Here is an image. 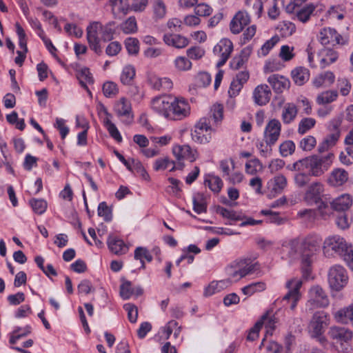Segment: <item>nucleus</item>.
Here are the masks:
<instances>
[{
  "label": "nucleus",
  "mask_w": 353,
  "mask_h": 353,
  "mask_svg": "<svg viewBox=\"0 0 353 353\" xmlns=\"http://www.w3.org/2000/svg\"><path fill=\"white\" fill-rule=\"evenodd\" d=\"M227 272L228 278L225 279V281H230V285L234 282L239 281L243 278L237 261L232 263L230 266L227 268Z\"/></svg>",
  "instance_id": "nucleus-39"
},
{
  "label": "nucleus",
  "mask_w": 353,
  "mask_h": 353,
  "mask_svg": "<svg viewBox=\"0 0 353 353\" xmlns=\"http://www.w3.org/2000/svg\"><path fill=\"white\" fill-rule=\"evenodd\" d=\"M98 215L103 218L105 221L112 220V214L111 209L108 206L105 202H101L98 206Z\"/></svg>",
  "instance_id": "nucleus-58"
},
{
  "label": "nucleus",
  "mask_w": 353,
  "mask_h": 353,
  "mask_svg": "<svg viewBox=\"0 0 353 353\" xmlns=\"http://www.w3.org/2000/svg\"><path fill=\"white\" fill-rule=\"evenodd\" d=\"M193 210L197 214H201L206 212L207 206L205 201L204 196L202 194L197 193L193 196Z\"/></svg>",
  "instance_id": "nucleus-47"
},
{
  "label": "nucleus",
  "mask_w": 353,
  "mask_h": 353,
  "mask_svg": "<svg viewBox=\"0 0 353 353\" xmlns=\"http://www.w3.org/2000/svg\"><path fill=\"white\" fill-rule=\"evenodd\" d=\"M321 239L318 236H312L310 241L305 243L306 245L300 253L301 263L303 272L307 274L310 271V267L314 261V255L319 248Z\"/></svg>",
  "instance_id": "nucleus-4"
},
{
  "label": "nucleus",
  "mask_w": 353,
  "mask_h": 353,
  "mask_svg": "<svg viewBox=\"0 0 353 353\" xmlns=\"http://www.w3.org/2000/svg\"><path fill=\"white\" fill-rule=\"evenodd\" d=\"M262 163L258 159H254L245 163V171L248 174L254 175L258 169L262 168Z\"/></svg>",
  "instance_id": "nucleus-60"
},
{
  "label": "nucleus",
  "mask_w": 353,
  "mask_h": 353,
  "mask_svg": "<svg viewBox=\"0 0 353 353\" xmlns=\"http://www.w3.org/2000/svg\"><path fill=\"white\" fill-rule=\"evenodd\" d=\"M293 51L294 47H290L288 45L282 46L279 52V57L284 61H289L292 60L295 56Z\"/></svg>",
  "instance_id": "nucleus-64"
},
{
  "label": "nucleus",
  "mask_w": 353,
  "mask_h": 353,
  "mask_svg": "<svg viewBox=\"0 0 353 353\" xmlns=\"http://www.w3.org/2000/svg\"><path fill=\"white\" fill-rule=\"evenodd\" d=\"M172 103L168 119L174 121L182 120L190 114V106L183 98L172 97Z\"/></svg>",
  "instance_id": "nucleus-10"
},
{
  "label": "nucleus",
  "mask_w": 353,
  "mask_h": 353,
  "mask_svg": "<svg viewBox=\"0 0 353 353\" xmlns=\"http://www.w3.org/2000/svg\"><path fill=\"white\" fill-rule=\"evenodd\" d=\"M316 7L314 4L310 3L306 5L305 6L300 8L296 11V16L299 21L305 23L307 21L311 16V14L314 11Z\"/></svg>",
  "instance_id": "nucleus-45"
},
{
  "label": "nucleus",
  "mask_w": 353,
  "mask_h": 353,
  "mask_svg": "<svg viewBox=\"0 0 353 353\" xmlns=\"http://www.w3.org/2000/svg\"><path fill=\"white\" fill-rule=\"evenodd\" d=\"M332 208L336 211H345L352 205V197L349 194H343L334 199L330 203Z\"/></svg>",
  "instance_id": "nucleus-26"
},
{
  "label": "nucleus",
  "mask_w": 353,
  "mask_h": 353,
  "mask_svg": "<svg viewBox=\"0 0 353 353\" xmlns=\"http://www.w3.org/2000/svg\"><path fill=\"white\" fill-rule=\"evenodd\" d=\"M295 150V144L292 141H285L279 146V152L282 157H288L292 154Z\"/></svg>",
  "instance_id": "nucleus-57"
},
{
  "label": "nucleus",
  "mask_w": 353,
  "mask_h": 353,
  "mask_svg": "<svg viewBox=\"0 0 353 353\" xmlns=\"http://www.w3.org/2000/svg\"><path fill=\"white\" fill-rule=\"evenodd\" d=\"M324 254L327 256H339L353 271V247L339 235L327 237L324 241Z\"/></svg>",
  "instance_id": "nucleus-1"
},
{
  "label": "nucleus",
  "mask_w": 353,
  "mask_h": 353,
  "mask_svg": "<svg viewBox=\"0 0 353 353\" xmlns=\"http://www.w3.org/2000/svg\"><path fill=\"white\" fill-rule=\"evenodd\" d=\"M101 29V40L104 42L112 41L116 33V23L112 21L105 25L102 24Z\"/></svg>",
  "instance_id": "nucleus-38"
},
{
  "label": "nucleus",
  "mask_w": 353,
  "mask_h": 353,
  "mask_svg": "<svg viewBox=\"0 0 353 353\" xmlns=\"http://www.w3.org/2000/svg\"><path fill=\"white\" fill-rule=\"evenodd\" d=\"M298 110L294 103H286L283 108L281 118L284 123L289 124L294 120Z\"/></svg>",
  "instance_id": "nucleus-35"
},
{
  "label": "nucleus",
  "mask_w": 353,
  "mask_h": 353,
  "mask_svg": "<svg viewBox=\"0 0 353 353\" xmlns=\"http://www.w3.org/2000/svg\"><path fill=\"white\" fill-rule=\"evenodd\" d=\"M272 191L274 194H281L287 186V179L283 174L275 176L272 180Z\"/></svg>",
  "instance_id": "nucleus-40"
},
{
  "label": "nucleus",
  "mask_w": 353,
  "mask_h": 353,
  "mask_svg": "<svg viewBox=\"0 0 353 353\" xmlns=\"http://www.w3.org/2000/svg\"><path fill=\"white\" fill-rule=\"evenodd\" d=\"M329 316L323 311L314 313L307 326V330L312 338L321 336L329 324Z\"/></svg>",
  "instance_id": "nucleus-6"
},
{
  "label": "nucleus",
  "mask_w": 353,
  "mask_h": 353,
  "mask_svg": "<svg viewBox=\"0 0 353 353\" xmlns=\"http://www.w3.org/2000/svg\"><path fill=\"white\" fill-rule=\"evenodd\" d=\"M102 23L99 21L90 23L86 28L87 40L92 50L98 54L102 52L100 42L101 40Z\"/></svg>",
  "instance_id": "nucleus-8"
},
{
  "label": "nucleus",
  "mask_w": 353,
  "mask_h": 353,
  "mask_svg": "<svg viewBox=\"0 0 353 353\" xmlns=\"http://www.w3.org/2000/svg\"><path fill=\"white\" fill-rule=\"evenodd\" d=\"M318 39L323 46L331 45L332 46L336 44L345 45L347 41L346 38L331 28L321 29L318 35Z\"/></svg>",
  "instance_id": "nucleus-12"
},
{
  "label": "nucleus",
  "mask_w": 353,
  "mask_h": 353,
  "mask_svg": "<svg viewBox=\"0 0 353 353\" xmlns=\"http://www.w3.org/2000/svg\"><path fill=\"white\" fill-rule=\"evenodd\" d=\"M323 191V184L320 182H314L308 187L305 193V199L307 200H312L316 203H319V201H321L320 196Z\"/></svg>",
  "instance_id": "nucleus-30"
},
{
  "label": "nucleus",
  "mask_w": 353,
  "mask_h": 353,
  "mask_svg": "<svg viewBox=\"0 0 353 353\" xmlns=\"http://www.w3.org/2000/svg\"><path fill=\"white\" fill-rule=\"evenodd\" d=\"M271 91L267 85H259L255 88L253 92V99L259 105H265L270 100Z\"/></svg>",
  "instance_id": "nucleus-20"
},
{
  "label": "nucleus",
  "mask_w": 353,
  "mask_h": 353,
  "mask_svg": "<svg viewBox=\"0 0 353 353\" xmlns=\"http://www.w3.org/2000/svg\"><path fill=\"white\" fill-rule=\"evenodd\" d=\"M121 29L125 34H132L137 31L135 17H130L121 24Z\"/></svg>",
  "instance_id": "nucleus-51"
},
{
  "label": "nucleus",
  "mask_w": 353,
  "mask_h": 353,
  "mask_svg": "<svg viewBox=\"0 0 353 353\" xmlns=\"http://www.w3.org/2000/svg\"><path fill=\"white\" fill-rule=\"evenodd\" d=\"M338 57L339 55L336 51L330 48L325 49L323 57L321 60V67L325 68L330 64L334 63L338 59Z\"/></svg>",
  "instance_id": "nucleus-46"
},
{
  "label": "nucleus",
  "mask_w": 353,
  "mask_h": 353,
  "mask_svg": "<svg viewBox=\"0 0 353 353\" xmlns=\"http://www.w3.org/2000/svg\"><path fill=\"white\" fill-rule=\"evenodd\" d=\"M291 76L296 85H303L309 80L310 74L307 68L299 66L292 70Z\"/></svg>",
  "instance_id": "nucleus-28"
},
{
  "label": "nucleus",
  "mask_w": 353,
  "mask_h": 353,
  "mask_svg": "<svg viewBox=\"0 0 353 353\" xmlns=\"http://www.w3.org/2000/svg\"><path fill=\"white\" fill-rule=\"evenodd\" d=\"M208 118L210 121L211 119L213 121L212 126H218L223 119V106L221 104L213 105Z\"/></svg>",
  "instance_id": "nucleus-37"
},
{
  "label": "nucleus",
  "mask_w": 353,
  "mask_h": 353,
  "mask_svg": "<svg viewBox=\"0 0 353 353\" xmlns=\"http://www.w3.org/2000/svg\"><path fill=\"white\" fill-rule=\"evenodd\" d=\"M212 8L205 3H199L194 7V13L199 17H208L212 13Z\"/></svg>",
  "instance_id": "nucleus-52"
},
{
  "label": "nucleus",
  "mask_w": 353,
  "mask_h": 353,
  "mask_svg": "<svg viewBox=\"0 0 353 353\" xmlns=\"http://www.w3.org/2000/svg\"><path fill=\"white\" fill-rule=\"evenodd\" d=\"M218 213L220 214L223 217L232 221H240L243 219V217L240 214L234 210H228L225 208H220L219 209Z\"/></svg>",
  "instance_id": "nucleus-61"
},
{
  "label": "nucleus",
  "mask_w": 353,
  "mask_h": 353,
  "mask_svg": "<svg viewBox=\"0 0 353 353\" xmlns=\"http://www.w3.org/2000/svg\"><path fill=\"white\" fill-rule=\"evenodd\" d=\"M316 144V139L312 136H307L300 141L299 146L304 151H311Z\"/></svg>",
  "instance_id": "nucleus-63"
},
{
  "label": "nucleus",
  "mask_w": 353,
  "mask_h": 353,
  "mask_svg": "<svg viewBox=\"0 0 353 353\" xmlns=\"http://www.w3.org/2000/svg\"><path fill=\"white\" fill-rule=\"evenodd\" d=\"M316 123V121L313 118H304L299 124L298 132L301 134H303L312 128Z\"/></svg>",
  "instance_id": "nucleus-55"
},
{
  "label": "nucleus",
  "mask_w": 353,
  "mask_h": 353,
  "mask_svg": "<svg viewBox=\"0 0 353 353\" xmlns=\"http://www.w3.org/2000/svg\"><path fill=\"white\" fill-rule=\"evenodd\" d=\"M266 285L265 283L259 281L252 283L241 289L243 294L250 296L256 292H260L265 290Z\"/></svg>",
  "instance_id": "nucleus-44"
},
{
  "label": "nucleus",
  "mask_w": 353,
  "mask_h": 353,
  "mask_svg": "<svg viewBox=\"0 0 353 353\" xmlns=\"http://www.w3.org/2000/svg\"><path fill=\"white\" fill-rule=\"evenodd\" d=\"M163 41L167 46L178 49L184 48L189 44L187 37L178 34H164Z\"/></svg>",
  "instance_id": "nucleus-21"
},
{
  "label": "nucleus",
  "mask_w": 353,
  "mask_h": 353,
  "mask_svg": "<svg viewBox=\"0 0 353 353\" xmlns=\"http://www.w3.org/2000/svg\"><path fill=\"white\" fill-rule=\"evenodd\" d=\"M103 110L106 115V117L103 119V123L106 127L108 132L111 135L112 138H114L117 141L121 142L122 137L116 127V125L110 121V117L112 115L108 112L105 107H103Z\"/></svg>",
  "instance_id": "nucleus-33"
},
{
  "label": "nucleus",
  "mask_w": 353,
  "mask_h": 353,
  "mask_svg": "<svg viewBox=\"0 0 353 353\" xmlns=\"http://www.w3.org/2000/svg\"><path fill=\"white\" fill-rule=\"evenodd\" d=\"M125 46L130 54L135 55L139 50V41L136 38H127L125 41Z\"/></svg>",
  "instance_id": "nucleus-53"
},
{
  "label": "nucleus",
  "mask_w": 353,
  "mask_h": 353,
  "mask_svg": "<svg viewBox=\"0 0 353 353\" xmlns=\"http://www.w3.org/2000/svg\"><path fill=\"white\" fill-rule=\"evenodd\" d=\"M237 262L243 277L254 274H258L261 272V265L254 259L247 258L240 259Z\"/></svg>",
  "instance_id": "nucleus-18"
},
{
  "label": "nucleus",
  "mask_w": 353,
  "mask_h": 353,
  "mask_svg": "<svg viewBox=\"0 0 353 353\" xmlns=\"http://www.w3.org/2000/svg\"><path fill=\"white\" fill-rule=\"evenodd\" d=\"M348 179L347 171L342 168H334L330 174L327 183L332 187H339L345 184Z\"/></svg>",
  "instance_id": "nucleus-19"
},
{
  "label": "nucleus",
  "mask_w": 353,
  "mask_h": 353,
  "mask_svg": "<svg viewBox=\"0 0 353 353\" xmlns=\"http://www.w3.org/2000/svg\"><path fill=\"white\" fill-rule=\"evenodd\" d=\"M312 236L307 237H297L282 244V252L286 253L291 259H295L306 245V242L310 241Z\"/></svg>",
  "instance_id": "nucleus-11"
},
{
  "label": "nucleus",
  "mask_w": 353,
  "mask_h": 353,
  "mask_svg": "<svg viewBox=\"0 0 353 353\" xmlns=\"http://www.w3.org/2000/svg\"><path fill=\"white\" fill-rule=\"evenodd\" d=\"M232 51L233 43L230 39H222L220 40L213 49L214 54L219 58L216 67L223 66L230 57Z\"/></svg>",
  "instance_id": "nucleus-13"
},
{
  "label": "nucleus",
  "mask_w": 353,
  "mask_h": 353,
  "mask_svg": "<svg viewBox=\"0 0 353 353\" xmlns=\"http://www.w3.org/2000/svg\"><path fill=\"white\" fill-rule=\"evenodd\" d=\"M302 285L303 281L299 278H292L285 283V288L288 292L283 296V301H288L290 303V308L292 310L296 307L297 303L301 299L300 289Z\"/></svg>",
  "instance_id": "nucleus-9"
},
{
  "label": "nucleus",
  "mask_w": 353,
  "mask_h": 353,
  "mask_svg": "<svg viewBox=\"0 0 353 353\" xmlns=\"http://www.w3.org/2000/svg\"><path fill=\"white\" fill-rule=\"evenodd\" d=\"M281 131V122L272 119L267 123L264 131V140L267 145L272 146L278 141Z\"/></svg>",
  "instance_id": "nucleus-15"
},
{
  "label": "nucleus",
  "mask_w": 353,
  "mask_h": 353,
  "mask_svg": "<svg viewBox=\"0 0 353 353\" xmlns=\"http://www.w3.org/2000/svg\"><path fill=\"white\" fill-rule=\"evenodd\" d=\"M334 318L339 323L353 325V304L338 310L334 314Z\"/></svg>",
  "instance_id": "nucleus-27"
},
{
  "label": "nucleus",
  "mask_w": 353,
  "mask_h": 353,
  "mask_svg": "<svg viewBox=\"0 0 353 353\" xmlns=\"http://www.w3.org/2000/svg\"><path fill=\"white\" fill-rule=\"evenodd\" d=\"M346 8L343 5H336L331 6L327 11L331 18L342 20L346 14Z\"/></svg>",
  "instance_id": "nucleus-49"
},
{
  "label": "nucleus",
  "mask_w": 353,
  "mask_h": 353,
  "mask_svg": "<svg viewBox=\"0 0 353 353\" xmlns=\"http://www.w3.org/2000/svg\"><path fill=\"white\" fill-rule=\"evenodd\" d=\"M148 82L153 89L157 90H170L173 85L172 81L168 77H159L154 74L148 77Z\"/></svg>",
  "instance_id": "nucleus-23"
},
{
  "label": "nucleus",
  "mask_w": 353,
  "mask_h": 353,
  "mask_svg": "<svg viewBox=\"0 0 353 353\" xmlns=\"http://www.w3.org/2000/svg\"><path fill=\"white\" fill-rule=\"evenodd\" d=\"M114 110L119 117L123 119L122 121L125 124H130L132 122L134 115L131 103L126 98L121 97L117 101L114 105Z\"/></svg>",
  "instance_id": "nucleus-14"
},
{
  "label": "nucleus",
  "mask_w": 353,
  "mask_h": 353,
  "mask_svg": "<svg viewBox=\"0 0 353 353\" xmlns=\"http://www.w3.org/2000/svg\"><path fill=\"white\" fill-rule=\"evenodd\" d=\"M172 153L178 161L186 159L190 162H193L196 159L195 154L192 151L191 148L188 145H174L172 148Z\"/></svg>",
  "instance_id": "nucleus-22"
},
{
  "label": "nucleus",
  "mask_w": 353,
  "mask_h": 353,
  "mask_svg": "<svg viewBox=\"0 0 353 353\" xmlns=\"http://www.w3.org/2000/svg\"><path fill=\"white\" fill-rule=\"evenodd\" d=\"M330 304V300L325 291L319 285H313L308 292L307 306L310 310L316 307H326Z\"/></svg>",
  "instance_id": "nucleus-7"
},
{
  "label": "nucleus",
  "mask_w": 353,
  "mask_h": 353,
  "mask_svg": "<svg viewBox=\"0 0 353 353\" xmlns=\"http://www.w3.org/2000/svg\"><path fill=\"white\" fill-rule=\"evenodd\" d=\"M29 203L34 212L40 215L43 214L47 209V202L41 199H32Z\"/></svg>",
  "instance_id": "nucleus-50"
},
{
  "label": "nucleus",
  "mask_w": 353,
  "mask_h": 353,
  "mask_svg": "<svg viewBox=\"0 0 353 353\" xmlns=\"http://www.w3.org/2000/svg\"><path fill=\"white\" fill-rule=\"evenodd\" d=\"M330 337L337 342L347 343L352 338V332L345 327H332L329 332Z\"/></svg>",
  "instance_id": "nucleus-24"
},
{
  "label": "nucleus",
  "mask_w": 353,
  "mask_h": 353,
  "mask_svg": "<svg viewBox=\"0 0 353 353\" xmlns=\"http://www.w3.org/2000/svg\"><path fill=\"white\" fill-rule=\"evenodd\" d=\"M215 130L210 123V120L207 117L201 118L194 125V130L192 132V139L199 143L206 144L212 139V134Z\"/></svg>",
  "instance_id": "nucleus-5"
},
{
  "label": "nucleus",
  "mask_w": 353,
  "mask_h": 353,
  "mask_svg": "<svg viewBox=\"0 0 353 353\" xmlns=\"http://www.w3.org/2000/svg\"><path fill=\"white\" fill-rule=\"evenodd\" d=\"M250 22V17L248 13L245 11H239L230 21V30L233 34H239Z\"/></svg>",
  "instance_id": "nucleus-17"
},
{
  "label": "nucleus",
  "mask_w": 353,
  "mask_h": 353,
  "mask_svg": "<svg viewBox=\"0 0 353 353\" xmlns=\"http://www.w3.org/2000/svg\"><path fill=\"white\" fill-rule=\"evenodd\" d=\"M172 96L163 95L154 97L151 101L152 109L158 114L168 118V114L170 111V105H172Z\"/></svg>",
  "instance_id": "nucleus-16"
},
{
  "label": "nucleus",
  "mask_w": 353,
  "mask_h": 353,
  "mask_svg": "<svg viewBox=\"0 0 353 353\" xmlns=\"http://www.w3.org/2000/svg\"><path fill=\"white\" fill-rule=\"evenodd\" d=\"M174 65L179 71H188L192 68V62L185 57H177L174 60Z\"/></svg>",
  "instance_id": "nucleus-54"
},
{
  "label": "nucleus",
  "mask_w": 353,
  "mask_h": 353,
  "mask_svg": "<svg viewBox=\"0 0 353 353\" xmlns=\"http://www.w3.org/2000/svg\"><path fill=\"white\" fill-rule=\"evenodd\" d=\"M338 92L336 90H327L318 94L316 103L319 105L330 103L336 100Z\"/></svg>",
  "instance_id": "nucleus-42"
},
{
  "label": "nucleus",
  "mask_w": 353,
  "mask_h": 353,
  "mask_svg": "<svg viewBox=\"0 0 353 353\" xmlns=\"http://www.w3.org/2000/svg\"><path fill=\"white\" fill-rule=\"evenodd\" d=\"M279 41V37L278 36L272 37L262 46L259 51V54L263 57L266 56Z\"/></svg>",
  "instance_id": "nucleus-56"
},
{
  "label": "nucleus",
  "mask_w": 353,
  "mask_h": 353,
  "mask_svg": "<svg viewBox=\"0 0 353 353\" xmlns=\"http://www.w3.org/2000/svg\"><path fill=\"white\" fill-rule=\"evenodd\" d=\"M250 52L251 50L248 48L242 50L239 54L232 58L230 63V68L233 70H239L243 68L247 63Z\"/></svg>",
  "instance_id": "nucleus-31"
},
{
  "label": "nucleus",
  "mask_w": 353,
  "mask_h": 353,
  "mask_svg": "<svg viewBox=\"0 0 353 353\" xmlns=\"http://www.w3.org/2000/svg\"><path fill=\"white\" fill-rule=\"evenodd\" d=\"M134 294V289L132 288L130 281H125L120 286V295L123 299H129Z\"/></svg>",
  "instance_id": "nucleus-59"
},
{
  "label": "nucleus",
  "mask_w": 353,
  "mask_h": 353,
  "mask_svg": "<svg viewBox=\"0 0 353 353\" xmlns=\"http://www.w3.org/2000/svg\"><path fill=\"white\" fill-rule=\"evenodd\" d=\"M77 78L78 79L81 85L85 89H86L88 93L91 94V92L88 90L87 84L93 83L94 79L89 69L87 68H83L77 70Z\"/></svg>",
  "instance_id": "nucleus-36"
},
{
  "label": "nucleus",
  "mask_w": 353,
  "mask_h": 353,
  "mask_svg": "<svg viewBox=\"0 0 353 353\" xmlns=\"http://www.w3.org/2000/svg\"><path fill=\"white\" fill-rule=\"evenodd\" d=\"M32 332V327L29 325H26L24 327L17 326L14 330L10 333L9 343L11 345L15 344L19 339L26 337L30 334Z\"/></svg>",
  "instance_id": "nucleus-32"
},
{
  "label": "nucleus",
  "mask_w": 353,
  "mask_h": 353,
  "mask_svg": "<svg viewBox=\"0 0 353 353\" xmlns=\"http://www.w3.org/2000/svg\"><path fill=\"white\" fill-rule=\"evenodd\" d=\"M230 286V281H225V279L212 281L204 290V295L206 296H211L215 293L219 292L221 290Z\"/></svg>",
  "instance_id": "nucleus-34"
},
{
  "label": "nucleus",
  "mask_w": 353,
  "mask_h": 353,
  "mask_svg": "<svg viewBox=\"0 0 353 353\" xmlns=\"http://www.w3.org/2000/svg\"><path fill=\"white\" fill-rule=\"evenodd\" d=\"M136 74V70L133 65H127L123 67L121 76L120 80L124 85H130L132 82Z\"/></svg>",
  "instance_id": "nucleus-41"
},
{
  "label": "nucleus",
  "mask_w": 353,
  "mask_h": 353,
  "mask_svg": "<svg viewBox=\"0 0 353 353\" xmlns=\"http://www.w3.org/2000/svg\"><path fill=\"white\" fill-rule=\"evenodd\" d=\"M327 281L329 286L332 290L341 291L348 283L347 272L342 265H334L328 270Z\"/></svg>",
  "instance_id": "nucleus-3"
},
{
  "label": "nucleus",
  "mask_w": 353,
  "mask_h": 353,
  "mask_svg": "<svg viewBox=\"0 0 353 353\" xmlns=\"http://www.w3.org/2000/svg\"><path fill=\"white\" fill-rule=\"evenodd\" d=\"M107 243L110 250L115 254H125L128 250L123 240L114 236H109Z\"/></svg>",
  "instance_id": "nucleus-29"
},
{
  "label": "nucleus",
  "mask_w": 353,
  "mask_h": 353,
  "mask_svg": "<svg viewBox=\"0 0 353 353\" xmlns=\"http://www.w3.org/2000/svg\"><path fill=\"white\" fill-rule=\"evenodd\" d=\"M204 183L214 193H219L223 187L221 179L214 175H209L208 178L205 179Z\"/></svg>",
  "instance_id": "nucleus-43"
},
{
  "label": "nucleus",
  "mask_w": 353,
  "mask_h": 353,
  "mask_svg": "<svg viewBox=\"0 0 353 353\" xmlns=\"http://www.w3.org/2000/svg\"><path fill=\"white\" fill-rule=\"evenodd\" d=\"M334 159L333 153H328L324 156L312 155L299 160L293 164V169L301 170L307 169L310 174L314 176H320L331 166Z\"/></svg>",
  "instance_id": "nucleus-2"
},
{
  "label": "nucleus",
  "mask_w": 353,
  "mask_h": 353,
  "mask_svg": "<svg viewBox=\"0 0 353 353\" xmlns=\"http://www.w3.org/2000/svg\"><path fill=\"white\" fill-rule=\"evenodd\" d=\"M114 13L123 12L125 14L129 9L128 0H109Z\"/></svg>",
  "instance_id": "nucleus-48"
},
{
  "label": "nucleus",
  "mask_w": 353,
  "mask_h": 353,
  "mask_svg": "<svg viewBox=\"0 0 353 353\" xmlns=\"http://www.w3.org/2000/svg\"><path fill=\"white\" fill-rule=\"evenodd\" d=\"M154 14L156 19H162L165 16L166 7L161 0H157L153 6Z\"/></svg>",
  "instance_id": "nucleus-62"
},
{
  "label": "nucleus",
  "mask_w": 353,
  "mask_h": 353,
  "mask_svg": "<svg viewBox=\"0 0 353 353\" xmlns=\"http://www.w3.org/2000/svg\"><path fill=\"white\" fill-rule=\"evenodd\" d=\"M268 81L272 85L274 90L278 93L282 92L290 86V81L288 78L279 74L270 75Z\"/></svg>",
  "instance_id": "nucleus-25"
}]
</instances>
